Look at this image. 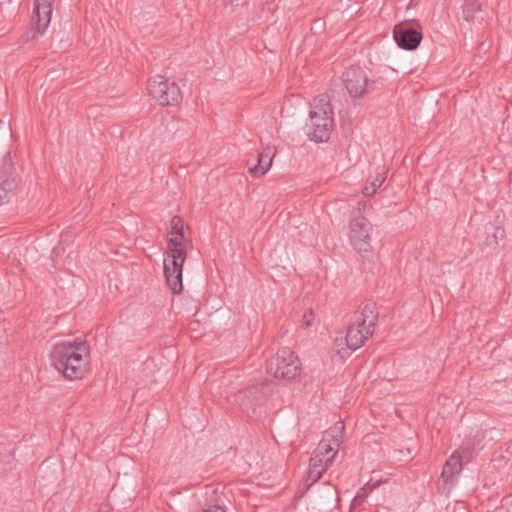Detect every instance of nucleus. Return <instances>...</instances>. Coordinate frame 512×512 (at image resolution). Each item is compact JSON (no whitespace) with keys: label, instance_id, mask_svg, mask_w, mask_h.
<instances>
[{"label":"nucleus","instance_id":"obj_1","mask_svg":"<svg viewBox=\"0 0 512 512\" xmlns=\"http://www.w3.org/2000/svg\"><path fill=\"white\" fill-rule=\"evenodd\" d=\"M50 358L52 366L66 379H82L90 368V346L82 338L57 343Z\"/></svg>","mask_w":512,"mask_h":512},{"label":"nucleus","instance_id":"obj_2","mask_svg":"<svg viewBox=\"0 0 512 512\" xmlns=\"http://www.w3.org/2000/svg\"><path fill=\"white\" fill-rule=\"evenodd\" d=\"M344 429V422L342 420L337 421L334 427L326 433V436L318 444L313 457L310 459L307 472V477L312 482L318 481L332 464L338 453Z\"/></svg>","mask_w":512,"mask_h":512},{"label":"nucleus","instance_id":"obj_3","mask_svg":"<svg viewBox=\"0 0 512 512\" xmlns=\"http://www.w3.org/2000/svg\"><path fill=\"white\" fill-rule=\"evenodd\" d=\"M188 243L189 239L185 232L167 238L164 274L173 294H179L183 290L182 269L187 258Z\"/></svg>","mask_w":512,"mask_h":512},{"label":"nucleus","instance_id":"obj_4","mask_svg":"<svg viewBox=\"0 0 512 512\" xmlns=\"http://www.w3.org/2000/svg\"><path fill=\"white\" fill-rule=\"evenodd\" d=\"M377 313L373 303H367L354 312L346 334V344L349 349L357 350L373 334Z\"/></svg>","mask_w":512,"mask_h":512},{"label":"nucleus","instance_id":"obj_5","mask_svg":"<svg viewBox=\"0 0 512 512\" xmlns=\"http://www.w3.org/2000/svg\"><path fill=\"white\" fill-rule=\"evenodd\" d=\"M332 114L327 95L321 94L314 98L307 124L309 134L314 141L323 142L329 139L333 123Z\"/></svg>","mask_w":512,"mask_h":512},{"label":"nucleus","instance_id":"obj_6","mask_svg":"<svg viewBox=\"0 0 512 512\" xmlns=\"http://www.w3.org/2000/svg\"><path fill=\"white\" fill-rule=\"evenodd\" d=\"M301 363L299 358L289 348H282L268 360L267 372L280 379H293L299 375Z\"/></svg>","mask_w":512,"mask_h":512},{"label":"nucleus","instance_id":"obj_7","mask_svg":"<svg viewBox=\"0 0 512 512\" xmlns=\"http://www.w3.org/2000/svg\"><path fill=\"white\" fill-rule=\"evenodd\" d=\"M148 91L162 106L176 105L182 100L179 86L161 75H157L149 80Z\"/></svg>","mask_w":512,"mask_h":512},{"label":"nucleus","instance_id":"obj_8","mask_svg":"<svg viewBox=\"0 0 512 512\" xmlns=\"http://www.w3.org/2000/svg\"><path fill=\"white\" fill-rule=\"evenodd\" d=\"M345 87L354 98L364 97L373 89V81H370L366 71L359 66H351L344 74Z\"/></svg>","mask_w":512,"mask_h":512},{"label":"nucleus","instance_id":"obj_9","mask_svg":"<svg viewBox=\"0 0 512 512\" xmlns=\"http://www.w3.org/2000/svg\"><path fill=\"white\" fill-rule=\"evenodd\" d=\"M372 225L363 216L355 217L350 222V241L358 252L371 250Z\"/></svg>","mask_w":512,"mask_h":512},{"label":"nucleus","instance_id":"obj_10","mask_svg":"<svg viewBox=\"0 0 512 512\" xmlns=\"http://www.w3.org/2000/svg\"><path fill=\"white\" fill-rule=\"evenodd\" d=\"M54 0H35L34 16L32 22L35 28H32L27 37L31 39L37 38L38 34L44 33L51 21L52 4Z\"/></svg>","mask_w":512,"mask_h":512},{"label":"nucleus","instance_id":"obj_11","mask_svg":"<svg viewBox=\"0 0 512 512\" xmlns=\"http://www.w3.org/2000/svg\"><path fill=\"white\" fill-rule=\"evenodd\" d=\"M393 34L398 46L405 50L416 49L422 40V34L406 23L396 25Z\"/></svg>","mask_w":512,"mask_h":512},{"label":"nucleus","instance_id":"obj_12","mask_svg":"<svg viewBox=\"0 0 512 512\" xmlns=\"http://www.w3.org/2000/svg\"><path fill=\"white\" fill-rule=\"evenodd\" d=\"M15 188L14 168L9 163L7 164L6 171L0 173V206L9 202Z\"/></svg>","mask_w":512,"mask_h":512},{"label":"nucleus","instance_id":"obj_13","mask_svg":"<svg viewBox=\"0 0 512 512\" xmlns=\"http://www.w3.org/2000/svg\"><path fill=\"white\" fill-rule=\"evenodd\" d=\"M462 470V461L461 456L458 451H455L446 461L443 470H442V478L445 481L451 480L455 475L459 474Z\"/></svg>","mask_w":512,"mask_h":512},{"label":"nucleus","instance_id":"obj_14","mask_svg":"<svg viewBox=\"0 0 512 512\" xmlns=\"http://www.w3.org/2000/svg\"><path fill=\"white\" fill-rule=\"evenodd\" d=\"M272 156L270 152L264 151L258 155L257 165L249 169L250 173L254 176L264 175L272 165Z\"/></svg>","mask_w":512,"mask_h":512},{"label":"nucleus","instance_id":"obj_15","mask_svg":"<svg viewBox=\"0 0 512 512\" xmlns=\"http://www.w3.org/2000/svg\"><path fill=\"white\" fill-rule=\"evenodd\" d=\"M481 10V4L478 0H465L463 5V18L467 22H473L476 13Z\"/></svg>","mask_w":512,"mask_h":512},{"label":"nucleus","instance_id":"obj_16","mask_svg":"<svg viewBox=\"0 0 512 512\" xmlns=\"http://www.w3.org/2000/svg\"><path fill=\"white\" fill-rule=\"evenodd\" d=\"M385 173H379L370 185L363 188V194L366 196H372L376 193L377 188L380 187L385 181Z\"/></svg>","mask_w":512,"mask_h":512},{"label":"nucleus","instance_id":"obj_17","mask_svg":"<svg viewBox=\"0 0 512 512\" xmlns=\"http://www.w3.org/2000/svg\"><path fill=\"white\" fill-rule=\"evenodd\" d=\"M184 228H185L184 220L179 216H174L170 221L168 237H171L173 235H178L182 232H185Z\"/></svg>","mask_w":512,"mask_h":512},{"label":"nucleus","instance_id":"obj_18","mask_svg":"<svg viewBox=\"0 0 512 512\" xmlns=\"http://www.w3.org/2000/svg\"><path fill=\"white\" fill-rule=\"evenodd\" d=\"M313 321H314V313H313V311H312V310H308L307 312H305V313L303 314V317H302V321H301V322H302V325H303L304 327H309V326H311V325H312V323H313Z\"/></svg>","mask_w":512,"mask_h":512},{"label":"nucleus","instance_id":"obj_19","mask_svg":"<svg viewBox=\"0 0 512 512\" xmlns=\"http://www.w3.org/2000/svg\"><path fill=\"white\" fill-rule=\"evenodd\" d=\"M203 512H226L221 506H211L205 509Z\"/></svg>","mask_w":512,"mask_h":512}]
</instances>
